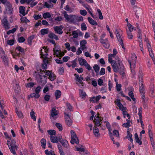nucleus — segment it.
I'll return each instance as SVG.
<instances>
[{"label":"nucleus","mask_w":155,"mask_h":155,"mask_svg":"<svg viewBox=\"0 0 155 155\" xmlns=\"http://www.w3.org/2000/svg\"><path fill=\"white\" fill-rule=\"evenodd\" d=\"M117 61L118 63H115V66L116 67V68L117 69V71H114L115 72H117L119 71V73L121 75V77H125L126 76V74L124 71V67L122 64L120 62V59L119 58L117 57Z\"/></svg>","instance_id":"f257e3e1"},{"label":"nucleus","mask_w":155,"mask_h":155,"mask_svg":"<svg viewBox=\"0 0 155 155\" xmlns=\"http://www.w3.org/2000/svg\"><path fill=\"white\" fill-rule=\"evenodd\" d=\"M115 103L116 104L117 106L119 107V109L123 111V114L124 118H125L127 114V112L125 110L126 108V107H124L120 102V100L119 99H117L116 101H115Z\"/></svg>","instance_id":"f03ea898"},{"label":"nucleus","mask_w":155,"mask_h":155,"mask_svg":"<svg viewBox=\"0 0 155 155\" xmlns=\"http://www.w3.org/2000/svg\"><path fill=\"white\" fill-rule=\"evenodd\" d=\"M71 137L70 141L71 143L73 144L74 143L78 144L79 142V140L75 132L73 130H71Z\"/></svg>","instance_id":"7ed1b4c3"},{"label":"nucleus","mask_w":155,"mask_h":155,"mask_svg":"<svg viewBox=\"0 0 155 155\" xmlns=\"http://www.w3.org/2000/svg\"><path fill=\"white\" fill-rule=\"evenodd\" d=\"M115 33L116 35L120 44L122 48L124 49L125 48L124 46L123 41V37L122 35H120L119 31H118L117 29H115Z\"/></svg>","instance_id":"20e7f679"},{"label":"nucleus","mask_w":155,"mask_h":155,"mask_svg":"<svg viewBox=\"0 0 155 155\" xmlns=\"http://www.w3.org/2000/svg\"><path fill=\"white\" fill-rule=\"evenodd\" d=\"M5 6L6 11L4 12V14H12L13 13V10L11 4L10 3H7Z\"/></svg>","instance_id":"39448f33"},{"label":"nucleus","mask_w":155,"mask_h":155,"mask_svg":"<svg viewBox=\"0 0 155 155\" xmlns=\"http://www.w3.org/2000/svg\"><path fill=\"white\" fill-rule=\"evenodd\" d=\"M2 24L5 29H8L10 28V24L7 19V16H5L1 21Z\"/></svg>","instance_id":"423d86ee"},{"label":"nucleus","mask_w":155,"mask_h":155,"mask_svg":"<svg viewBox=\"0 0 155 155\" xmlns=\"http://www.w3.org/2000/svg\"><path fill=\"white\" fill-rule=\"evenodd\" d=\"M59 142L64 147L66 148L68 147L69 143L66 140L63 139L61 135L59 136Z\"/></svg>","instance_id":"0eeeda50"},{"label":"nucleus","mask_w":155,"mask_h":155,"mask_svg":"<svg viewBox=\"0 0 155 155\" xmlns=\"http://www.w3.org/2000/svg\"><path fill=\"white\" fill-rule=\"evenodd\" d=\"M65 122L67 125L70 127L72 125V121L71 119L70 115L65 111L64 112Z\"/></svg>","instance_id":"6e6552de"},{"label":"nucleus","mask_w":155,"mask_h":155,"mask_svg":"<svg viewBox=\"0 0 155 155\" xmlns=\"http://www.w3.org/2000/svg\"><path fill=\"white\" fill-rule=\"evenodd\" d=\"M10 139L12 143L13 144H10L11 147L9 149L11 153H13L14 155H17L15 152V149L17 147V146L15 145V142L13 140H12L11 138Z\"/></svg>","instance_id":"1a4fd4ad"},{"label":"nucleus","mask_w":155,"mask_h":155,"mask_svg":"<svg viewBox=\"0 0 155 155\" xmlns=\"http://www.w3.org/2000/svg\"><path fill=\"white\" fill-rule=\"evenodd\" d=\"M75 80L77 81L76 84H78L79 87L82 88L84 86V83L82 82L83 80H84V79H87V80L90 79V78H75Z\"/></svg>","instance_id":"9d476101"},{"label":"nucleus","mask_w":155,"mask_h":155,"mask_svg":"<svg viewBox=\"0 0 155 155\" xmlns=\"http://www.w3.org/2000/svg\"><path fill=\"white\" fill-rule=\"evenodd\" d=\"M103 119V118L99 116L97 117L94 119V123L95 125L98 127L100 126L101 125V121Z\"/></svg>","instance_id":"9b49d317"},{"label":"nucleus","mask_w":155,"mask_h":155,"mask_svg":"<svg viewBox=\"0 0 155 155\" xmlns=\"http://www.w3.org/2000/svg\"><path fill=\"white\" fill-rule=\"evenodd\" d=\"M62 27V26L54 27V28L55 32L59 35L63 33L62 30L63 28H61Z\"/></svg>","instance_id":"f8f14e48"},{"label":"nucleus","mask_w":155,"mask_h":155,"mask_svg":"<svg viewBox=\"0 0 155 155\" xmlns=\"http://www.w3.org/2000/svg\"><path fill=\"white\" fill-rule=\"evenodd\" d=\"M139 82L140 84L139 91L140 93H145V90L144 88L142 78H141V80H139Z\"/></svg>","instance_id":"ddd939ff"},{"label":"nucleus","mask_w":155,"mask_h":155,"mask_svg":"<svg viewBox=\"0 0 155 155\" xmlns=\"http://www.w3.org/2000/svg\"><path fill=\"white\" fill-rule=\"evenodd\" d=\"M50 138L51 141L53 143H57L59 141V136L57 137L55 135L50 136Z\"/></svg>","instance_id":"4468645a"},{"label":"nucleus","mask_w":155,"mask_h":155,"mask_svg":"<svg viewBox=\"0 0 155 155\" xmlns=\"http://www.w3.org/2000/svg\"><path fill=\"white\" fill-rule=\"evenodd\" d=\"M108 61L111 64L114 71H117V69L115 66V63H116V61L114 60H113L111 58L109 57H108Z\"/></svg>","instance_id":"2eb2a0df"},{"label":"nucleus","mask_w":155,"mask_h":155,"mask_svg":"<svg viewBox=\"0 0 155 155\" xmlns=\"http://www.w3.org/2000/svg\"><path fill=\"white\" fill-rule=\"evenodd\" d=\"M87 43V42L86 41L84 40H82L80 41L81 48L82 50H84L85 49H87V47L86 46V45Z\"/></svg>","instance_id":"dca6fc26"},{"label":"nucleus","mask_w":155,"mask_h":155,"mask_svg":"<svg viewBox=\"0 0 155 155\" xmlns=\"http://www.w3.org/2000/svg\"><path fill=\"white\" fill-rule=\"evenodd\" d=\"M42 72H43V73L45 74V75L48 76L49 78H54L55 77L53 73L49 71H43Z\"/></svg>","instance_id":"f3484780"},{"label":"nucleus","mask_w":155,"mask_h":155,"mask_svg":"<svg viewBox=\"0 0 155 155\" xmlns=\"http://www.w3.org/2000/svg\"><path fill=\"white\" fill-rule=\"evenodd\" d=\"M76 16L74 15H70L69 20L68 21H70L71 23H76Z\"/></svg>","instance_id":"a211bd4d"},{"label":"nucleus","mask_w":155,"mask_h":155,"mask_svg":"<svg viewBox=\"0 0 155 155\" xmlns=\"http://www.w3.org/2000/svg\"><path fill=\"white\" fill-rule=\"evenodd\" d=\"M1 58L2 59L5 65H8V59L7 56L3 55L1 57Z\"/></svg>","instance_id":"6ab92c4d"},{"label":"nucleus","mask_w":155,"mask_h":155,"mask_svg":"<svg viewBox=\"0 0 155 155\" xmlns=\"http://www.w3.org/2000/svg\"><path fill=\"white\" fill-rule=\"evenodd\" d=\"M43 62L44 64H42V67L43 69H45L47 68L48 62V60L47 57L44 58Z\"/></svg>","instance_id":"aec40b11"},{"label":"nucleus","mask_w":155,"mask_h":155,"mask_svg":"<svg viewBox=\"0 0 155 155\" xmlns=\"http://www.w3.org/2000/svg\"><path fill=\"white\" fill-rule=\"evenodd\" d=\"M93 68L96 73L97 77H98L99 75V71L100 69V67L97 64H94L93 66Z\"/></svg>","instance_id":"412c9836"},{"label":"nucleus","mask_w":155,"mask_h":155,"mask_svg":"<svg viewBox=\"0 0 155 155\" xmlns=\"http://www.w3.org/2000/svg\"><path fill=\"white\" fill-rule=\"evenodd\" d=\"M19 13L24 16L25 15V7L21 6L19 7Z\"/></svg>","instance_id":"4be33fe9"},{"label":"nucleus","mask_w":155,"mask_h":155,"mask_svg":"<svg viewBox=\"0 0 155 155\" xmlns=\"http://www.w3.org/2000/svg\"><path fill=\"white\" fill-rule=\"evenodd\" d=\"M38 80H40V81L39 82V84H40L42 85H44L45 84L47 83V78H37Z\"/></svg>","instance_id":"5701e85b"},{"label":"nucleus","mask_w":155,"mask_h":155,"mask_svg":"<svg viewBox=\"0 0 155 155\" xmlns=\"http://www.w3.org/2000/svg\"><path fill=\"white\" fill-rule=\"evenodd\" d=\"M61 94V92L59 90H57L55 91L54 93V95L55 96V99L56 100H58V98L60 97Z\"/></svg>","instance_id":"b1692460"},{"label":"nucleus","mask_w":155,"mask_h":155,"mask_svg":"<svg viewBox=\"0 0 155 155\" xmlns=\"http://www.w3.org/2000/svg\"><path fill=\"white\" fill-rule=\"evenodd\" d=\"M88 20L89 23L92 25H97V22L93 19L91 18L88 17L87 18Z\"/></svg>","instance_id":"393cba45"},{"label":"nucleus","mask_w":155,"mask_h":155,"mask_svg":"<svg viewBox=\"0 0 155 155\" xmlns=\"http://www.w3.org/2000/svg\"><path fill=\"white\" fill-rule=\"evenodd\" d=\"M135 136V140L136 142L138 143L140 145H141L142 144V142L141 140H140L137 134L135 133L134 134Z\"/></svg>","instance_id":"a878e982"},{"label":"nucleus","mask_w":155,"mask_h":155,"mask_svg":"<svg viewBox=\"0 0 155 155\" xmlns=\"http://www.w3.org/2000/svg\"><path fill=\"white\" fill-rule=\"evenodd\" d=\"M78 61L80 65L81 66L84 65L86 64H87V62L85 59H83L82 58H78Z\"/></svg>","instance_id":"bb28decb"},{"label":"nucleus","mask_w":155,"mask_h":155,"mask_svg":"<svg viewBox=\"0 0 155 155\" xmlns=\"http://www.w3.org/2000/svg\"><path fill=\"white\" fill-rule=\"evenodd\" d=\"M49 37L51 39H54L56 40H58V36L54 33H50L48 35Z\"/></svg>","instance_id":"cd10ccee"},{"label":"nucleus","mask_w":155,"mask_h":155,"mask_svg":"<svg viewBox=\"0 0 155 155\" xmlns=\"http://www.w3.org/2000/svg\"><path fill=\"white\" fill-rule=\"evenodd\" d=\"M41 143L42 147L44 149L46 148V139L43 138L41 140Z\"/></svg>","instance_id":"c85d7f7f"},{"label":"nucleus","mask_w":155,"mask_h":155,"mask_svg":"<svg viewBox=\"0 0 155 155\" xmlns=\"http://www.w3.org/2000/svg\"><path fill=\"white\" fill-rule=\"evenodd\" d=\"M83 6L85 7V8L88 11V12H89V13L90 14V15H91L92 17L94 18V16L92 14V13L91 12V9L90 8H89L88 7L86 6V5L84 4H83L82 5Z\"/></svg>","instance_id":"c756f323"},{"label":"nucleus","mask_w":155,"mask_h":155,"mask_svg":"<svg viewBox=\"0 0 155 155\" xmlns=\"http://www.w3.org/2000/svg\"><path fill=\"white\" fill-rule=\"evenodd\" d=\"M94 134L96 137H98L99 135V130L96 127H94L93 129Z\"/></svg>","instance_id":"7c9ffc66"},{"label":"nucleus","mask_w":155,"mask_h":155,"mask_svg":"<svg viewBox=\"0 0 155 155\" xmlns=\"http://www.w3.org/2000/svg\"><path fill=\"white\" fill-rule=\"evenodd\" d=\"M51 114L52 117H54L58 114L57 112L54 108H53L52 109Z\"/></svg>","instance_id":"2f4dec72"},{"label":"nucleus","mask_w":155,"mask_h":155,"mask_svg":"<svg viewBox=\"0 0 155 155\" xmlns=\"http://www.w3.org/2000/svg\"><path fill=\"white\" fill-rule=\"evenodd\" d=\"M48 133L50 135V136H54L56 135V131L54 130H47Z\"/></svg>","instance_id":"473e14b6"},{"label":"nucleus","mask_w":155,"mask_h":155,"mask_svg":"<svg viewBox=\"0 0 155 155\" xmlns=\"http://www.w3.org/2000/svg\"><path fill=\"white\" fill-rule=\"evenodd\" d=\"M126 121L127 122L126 123H124L123 124V126L127 128H128L130 126V120L128 119H127Z\"/></svg>","instance_id":"72a5a7b5"},{"label":"nucleus","mask_w":155,"mask_h":155,"mask_svg":"<svg viewBox=\"0 0 155 155\" xmlns=\"http://www.w3.org/2000/svg\"><path fill=\"white\" fill-rule=\"evenodd\" d=\"M29 98H32L34 97H35L36 98H38L40 97L36 93H31L28 96Z\"/></svg>","instance_id":"f704fd0d"},{"label":"nucleus","mask_w":155,"mask_h":155,"mask_svg":"<svg viewBox=\"0 0 155 155\" xmlns=\"http://www.w3.org/2000/svg\"><path fill=\"white\" fill-rule=\"evenodd\" d=\"M44 18L46 19L47 18H50L51 17V15L48 12H47L44 13L43 15Z\"/></svg>","instance_id":"c9c22d12"},{"label":"nucleus","mask_w":155,"mask_h":155,"mask_svg":"<svg viewBox=\"0 0 155 155\" xmlns=\"http://www.w3.org/2000/svg\"><path fill=\"white\" fill-rule=\"evenodd\" d=\"M41 87L40 86H38L35 89V93L38 95L40 97V95L39 94V92L41 91Z\"/></svg>","instance_id":"e433bc0d"},{"label":"nucleus","mask_w":155,"mask_h":155,"mask_svg":"<svg viewBox=\"0 0 155 155\" xmlns=\"http://www.w3.org/2000/svg\"><path fill=\"white\" fill-rule=\"evenodd\" d=\"M55 126L58 129L59 131H61L63 130V127L62 125L59 123H56L55 124Z\"/></svg>","instance_id":"4c0bfd02"},{"label":"nucleus","mask_w":155,"mask_h":155,"mask_svg":"<svg viewBox=\"0 0 155 155\" xmlns=\"http://www.w3.org/2000/svg\"><path fill=\"white\" fill-rule=\"evenodd\" d=\"M128 95L131 98L132 100L135 101H136V99L134 97V94L132 91H130L128 93Z\"/></svg>","instance_id":"58836bf2"},{"label":"nucleus","mask_w":155,"mask_h":155,"mask_svg":"<svg viewBox=\"0 0 155 155\" xmlns=\"http://www.w3.org/2000/svg\"><path fill=\"white\" fill-rule=\"evenodd\" d=\"M79 92L80 93V95L81 97H85L86 95V93L85 92H83V90L82 89H80L79 90Z\"/></svg>","instance_id":"ea45409f"},{"label":"nucleus","mask_w":155,"mask_h":155,"mask_svg":"<svg viewBox=\"0 0 155 155\" xmlns=\"http://www.w3.org/2000/svg\"><path fill=\"white\" fill-rule=\"evenodd\" d=\"M35 113L33 110H32L30 113V115L31 119H33L34 121H36V118L35 115Z\"/></svg>","instance_id":"a19ab883"},{"label":"nucleus","mask_w":155,"mask_h":155,"mask_svg":"<svg viewBox=\"0 0 155 155\" xmlns=\"http://www.w3.org/2000/svg\"><path fill=\"white\" fill-rule=\"evenodd\" d=\"M141 12L142 9L140 8H138L137 9L136 11L135 15H136V17L137 18H139V16L137 15V14L138 15Z\"/></svg>","instance_id":"79ce46f5"},{"label":"nucleus","mask_w":155,"mask_h":155,"mask_svg":"<svg viewBox=\"0 0 155 155\" xmlns=\"http://www.w3.org/2000/svg\"><path fill=\"white\" fill-rule=\"evenodd\" d=\"M41 33L42 35H44L46 34H47L48 33V29H42L41 31Z\"/></svg>","instance_id":"37998d69"},{"label":"nucleus","mask_w":155,"mask_h":155,"mask_svg":"<svg viewBox=\"0 0 155 155\" xmlns=\"http://www.w3.org/2000/svg\"><path fill=\"white\" fill-rule=\"evenodd\" d=\"M127 25L129 28V31H133V29L135 30V29L134 28V27L132 26V25H131L129 22L127 23Z\"/></svg>","instance_id":"c03bdc74"},{"label":"nucleus","mask_w":155,"mask_h":155,"mask_svg":"<svg viewBox=\"0 0 155 155\" xmlns=\"http://www.w3.org/2000/svg\"><path fill=\"white\" fill-rule=\"evenodd\" d=\"M66 106L67 107L68 109L70 111H73L72 106L69 103H67L66 104Z\"/></svg>","instance_id":"a18cd8bd"},{"label":"nucleus","mask_w":155,"mask_h":155,"mask_svg":"<svg viewBox=\"0 0 155 155\" xmlns=\"http://www.w3.org/2000/svg\"><path fill=\"white\" fill-rule=\"evenodd\" d=\"M97 12L98 13L99 18L100 19L102 20L103 19V17L102 15V12L101 10L98 9H97Z\"/></svg>","instance_id":"49530a36"},{"label":"nucleus","mask_w":155,"mask_h":155,"mask_svg":"<svg viewBox=\"0 0 155 155\" xmlns=\"http://www.w3.org/2000/svg\"><path fill=\"white\" fill-rule=\"evenodd\" d=\"M105 123H106V127L107 129H108L109 132H110L111 130V127L110 124L108 121H105Z\"/></svg>","instance_id":"de8ad7c7"},{"label":"nucleus","mask_w":155,"mask_h":155,"mask_svg":"<svg viewBox=\"0 0 155 155\" xmlns=\"http://www.w3.org/2000/svg\"><path fill=\"white\" fill-rule=\"evenodd\" d=\"M77 58H76L74 60L71 61V63H72V65H71L73 68H74L76 66V61H77Z\"/></svg>","instance_id":"09e8293b"},{"label":"nucleus","mask_w":155,"mask_h":155,"mask_svg":"<svg viewBox=\"0 0 155 155\" xmlns=\"http://www.w3.org/2000/svg\"><path fill=\"white\" fill-rule=\"evenodd\" d=\"M81 29L82 31H85L87 30V27L84 23H82L81 25Z\"/></svg>","instance_id":"8fccbe9b"},{"label":"nucleus","mask_w":155,"mask_h":155,"mask_svg":"<svg viewBox=\"0 0 155 155\" xmlns=\"http://www.w3.org/2000/svg\"><path fill=\"white\" fill-rule=\"evenodd\" d=\"M64 14V18L67 20L68 21L69 20V18L70 17V15H68L67 12L66 11H64L63 12Z\"/></svg>","instance_id":"3c124183"},{"label":"nucleus","mask_w":155,"mask_h":155,"mask_svg":"<svg viewBox=\"0 0 155 155\" xmlns=\"http://www.w3.org/2000/svg\"><path fill=\"white\" fill-rule=\"evenodd\" d=\"M44 6H45L47 8H49L52 7L53 6V5L51 3L48 4L47 2H45Z\"/></svg>","instance_id":"603ef678"},{"label":"nucleus","mask_w":155,"mask_h":155,"mask_svg":"<svg viewBox=\"0 0 155 155\" xmlns=\"http://www.w3.org/2000/svg\"><path fill=\"white\" fill-rule=\"evenodd\" d=\"M17 28H13L12 29L8 31L7 32V34L8 35H10L11 33H13L15 32Z\"/></svg>","instance_id":"864d4df0"},{"label":"nucleus","mask_w":155,"mask_h":155,"mask_svg":"<svg viewBox=\"0 0 155 155\" xmlns=\"http://www.w3.org/2000/svg\"><path fill=\"white\" fill-rule=\"evenodd\" d=\"M34 84L33 82H29L27 84L26 86L27 87L31 88L34 86Z\"/></svg>","instance_id":"5fc2aeb1"},{"label":"nucleus","mask_w":155,"mask_h":155,"mask_svg":"<svg viewBox=\"0 0 155 155\" xmlns=\"http://www.w3.org/2000/svg\"><path fill=\"white\" fill-rule=\"evenodd\" d=\"M20 20L22 21L25 23L29 22H30L29 20L27 19L26 18L23 17L21 18Z\"/></svg>","instance_id":"6e6d98bb"},{"label":"nucleus","mask_w":155,"mask_h":155,"mask_svg":"<svg viewBox=\"0 0 155 155\" xmlns=\"http://www.w3.org/2000/svg\"><path fill=\"white\" fill-rule=\"evenodd\" d=\"M116 89L118 91H120L121 90V84H119L117 82L116 83Z\"/></svg>","instance_id":"4d7b16f0"},{"label":"nucleus","mask_w":155,"mask_h":155,"mask_svg":"<svg viewBox=\"0 0 155 155\" xmlns=\"http://www.w3.org/2000/svg\"><path fill=\"white\" fill-rule=\"evenodd\" d=\"M138 114L139 116V119H142V111L141 108H140L139 109Z\"/></svg>","instance_id":"13d9d810"},{"label":"nucleus","mask_w":155,"mask_h":155,"mask_svg":"<svg viewBox=\"0 0 155 155\" xmlns=\"http://www.w3.org/2000/svg\"><path fill=\"white\" fill-rule=\"evenodd\" d=\"M131 32V31H127L128 38L129 39H132L133 37Z\"/></svg>","instance_id":"bf43d9fd"},{"label":"nucleus","mask_w":155,"mask_h":155,"mask_svg":"<svg viewBox=\"0 0 155 155\" xmlns=\"http://www.w3.org/2000/svg\"><path fill=\"white\" fill-rule=\"evenodd\" d=\"M113 133L114 135V136H115L116 137H118L119 136V132L117 130H114L113 131Z\"/></svg>","instance_id":"052dcab7"},{"label":"nucleus","mask_w":155,"mask_h":155,"mask_svg":"<svg viewBox=\"0 0 155 155\" xmlns=\"http://www.w3.org/2000/svg\"><path fill=\"white\" fill-rule=\"evenodd\" d=\"M72 35L73 36V37L75 38H77L78 36V33L76 31H72Z\"/></svg>","instance_id":"680f3d73"},{"label":"nucleus","mask_w":155,"mask_h":155,"mask_svg":"<svg viewBox=\"0 0 155 155\" xmlns=\"http://www.w3.org/2000/svg\"><path fill=\"white\" fill-rule=\"evenodd\" d=\"M34 36H31L28 38V43L29 45H31L32 43V40L34 38Z\"/></svg>","instance_id":"e2e57ef3"},{"label":"nucleus","mask_w":155,"mask_h":155,"mask_svg":"<svg viewBox=\"0 0 155 155\" xmlns=\"http://www.w3.org/2000/svg\"><path fill=\"white\" fill-rule=\"evenodd\" d=\"M105 74V69L103 68H101V70L99 72V74L100 75H104Z\"/></svg>","instance_id":"0e129e2a"},{"label":"nucleus","mask_w":155,"mask_h":155,"mask_svg":"<svg viewBox=\"0 0 155 155\" xmlns=\"http://www.w3.org/2000/svg\"><path fill=\"white\" fill-rule=\"evenodd\" d=\"M76 22L80 21H83V17L81 16L78 17L76 16Z\"/></svg>","instance_id":"69168bd1"},{"label":"nucleus","mask_w":155,"mask_h":155,"mask_svg":"<svg viewBox=\"0 0 155 155\" xmlns=\"http://www.w3.org/2000/svg\"><path fill=\"white\" fill-rule=\"evenodd\" d=\"M80 12V14L82 15L85 16L87 14V12L85 10H81Z\"/></svg>","instance_id":"338daca9"},{"label":"nucleus","mask_w":155,"mask_h":155,"mask_svg":"<svg viewBox=\"0 0 155 155\" xmlns=\"http://www.w3.org/2000/svg\"><path fill=\"white\" fill-rule=\"evenodd\" d=\"M16 49L18 50L19 52H24V49L19 46L17 47Z\"/></svg>","instance_id":"774afa93"}]
</instances>
